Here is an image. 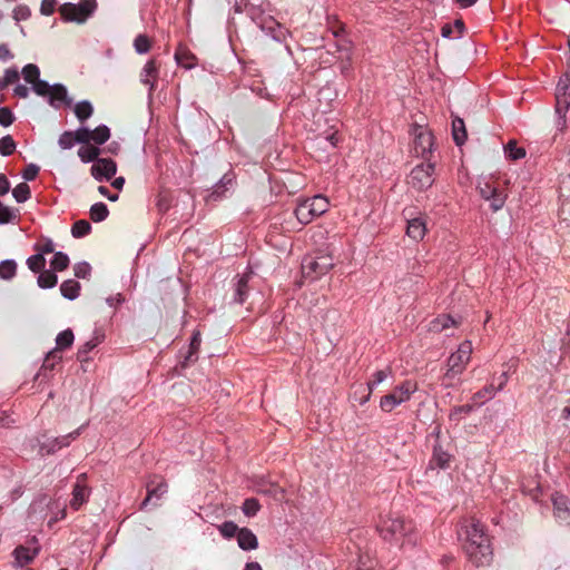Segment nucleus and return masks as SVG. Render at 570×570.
Returning a JSON list of instances; mask_svg holds the SVG:
<instances>
[{
  "label": "nucleus",
  "instance_id": "obj_47",
  "mask_svg": "<svg viewBox=\"0 0 570 570\" xmlns=\"http://www.w3.org/2000/svg\"><path fill=\"white\" fill-rule=\"evenodd\" d=\"M45 264H46V259H45L43 255L39 254V253L30 256L27 259V265H28L29 269H31L33 273L41 272L45 267Z\"/></svg>",
  "mask_w": 570,
  "mask_h": 570
},
{
  "label": "nucleus",
  "instance_id": "obj_26",
  "mask_svg": "<svg viewBox=\"0 0 570 570\" xmlns=\"http://www.w3.org/2000/svg\"><path fill=\"white\" fill-rule=\"evenodd\" d=\"M16 563L19 567H23L31 562L37 554V550H31L26 547H18L13 551Z\"/></svg>",
  "mask_w": 570,
  "mask_h": 570
},
{
  "label": "nucleus",
  "instance_id": "obj_44",
  "mask_svg": "<svg viewBox=\"0 0 570 570\" xmlns=\"http://www.w3.org/2000/svg\"><path fill=\"white\" fill-rule=\"evenodd\" d=\"M175 57L177 62L187 69H190L195 66V56L184 49L178 50Z\"/></svg>",
  "mask_w": 570,
  "mask_h": 570
},
{
  "label": "nucleus",
  "instance_id": "obj_62",
  "mask_svg": "<svg viewBox=\"0 0 570 570\" xmlns=\"http://www.w3.org/2000/svg\"><path fill=\"white\" fill-rule=\"evenodd\" d=\"M13 91H14V95L20 98H27L29 96V89H28V87H26L23 85H18Z\"/></svg>",
  "mask_w": 570,
  "mask_h": 570
},
{
  "label": "nucleus",
  "instance_id": "obj_42",
  "mask_svg": "<svg viewBox=\"0 0 570 570\" xmlns=\"http://www.w3.org/2000/svg\"><path fill=\"white\" fill-rule=\"evenodd\" d=\"M19 217L18 209L4 206L0 202V224H8L14 222Z\"/></svg>",
  "mask_w": 570,
  "mask_h": 570
},
{
  "label": "nucleus",
  "instance_id": "obj_56",
  "mask_svg": "<svg viewBox=\"0 0 570 570\" xmlns=\"http://www.w3.org/2000/svg\"><path fill=\"white\" fill-rule=\"evenodd\" d=\"M20 78V73L17 68H9L4 71L3 79L7 83L12 85L17 82Z\"/></svg>",
  "mask_w": 570,
  "mask_h": 570
},
{
  "label": "nucleus",
  "instance_id": "obj_35",
  "mask_svg": "<svg viewBox=\"0 0 570 570\" xmlns=\"http://www.w3.org/2000/svg\"><path fill=\"white\" fill-rule=\"evenodd\" d=\"M89 214H90L91 220H94L95 223H99V222L105 220L108 217L109 210H108L107 205L100 202V203H96L91 206Z\"/></svg>",
  "mask_w": 570,
  "mask_h": 570
},
{
  "label": "nucleus",
  "instance_id": "obj_31",
  "mask_svg": "<svg viewBox=\"0 0 570 570\" xmlns=\"http://www.w3.org/2000/svg\"><path fill=\"white\" fill-rule=\"evenodd\" d=\"M61 295L68 299H75L79 296L80 284L75 279H67L60 285Z\"/></svg>",
  "mask_w": 570,
  "mask_h": 570
},
{
  "label": "nucleus",
  "instance_id": "obj_64",
  "mask_svg": "<svg viewBox=\"0 0 570 570\" xmlns=\"http://www.w3.org/2000/svg\"><path fill=\"white\" fill-rule=\"evenodd\" d=\"M200 345V335L199 333H195L191 337V342H190V348L193 351L197 350Z\"/></svg>",
  "mask_w": 570,
  "mask_h": 570
},
{
  "label": "nucleus",
  "instance_id": "obj_32",
  "mask_svg": "<svg viewBox=\"0 0 570 570\" xmlns=\"http://www.w3.org/2000/svg\"><path fill=\"white\" fill-rule=\"evenodd\" d=\"M497 392L498 391L495 390V386L493 385V383H491L481 389L480 391L475 392L472 395L471 400L473 401L474 404L481 405L485 401L493 399Z\"/></svg>",
  "mask_w": 570,
  "mask_h": 570
},
{
  "label": "nucleus",
  "instance_id": "obj_3",
  "mask_svg": "<svg viewBox=\"0 0 570 570\" xmlns=\"http://www.w3.org/2000/svg\"><path fill=\"white\" fill-rule=\"evenodd\" d=\"M376 528L383 540L389 542H399L413 531L412 522L394 512L382 514Z\"/></svg>",
  "mask_w": 570,
  "mask_h": 570
},
{
  "label": "nucleus",
  "instance_id": "obj_60",
  "mask_svg": "<svg viewBox=\"0 0 570 570\" xmlns=\"http://www.w3.org/2000/svg\"><path fill=\"white\" fill-rule=\"evenodd\" d=\"M10 190V183L6 175L0 174V195L3 196Z\"/></svg>",
  "mask_w": 570,
  "mask_h": 570
},
{
  "label": "nucleus",
  "instance_id": "obj_8",
  "mask_svg": "<svg viewBox=\"0 0 570 570\" xmlns=\"http://www.w3.org/2000/svg\"><path fill=\"white\" fill-rule=\"evenodd\" d=\"M434 183V164L422 163L416 165L407 177V184L415 190H425Z\"/></svg>",
  "mask_w": 570,
  "mask_h": 570
},
{
  "label": "nucleus",
  "instance_id": "obj_52",
  "mask_svg": "<svg viewBox=\"0 0 570 570\" xmlns=\"http://www.w3.org/2000/svg\"><path fill=\"white\" fill-rule=\"evenodd\" d=\"M61 361V356L57 353V351H50L42 364V368L45 370H52L55 367V364Z\"/></svg>",
  "mask_w": 570,
  "mask_h": 570
},
{
  "label": "nucleus",
  "instance_id": "obj_15",
  "mask_svg": "<svg viewBox=\"0 0 570 570\" xmlns=\"http://www.w3.org/2000/svg\"><path fill=\"white\" fill-rule=\"evenodd\" d=\"M146 489H147V497L141 502L140 509H145L147 507V504L150 502V500H153L154 498L160 499L165 493H167L168 484L163 476L154 475L147 482Z\"/></svg>",
  "mask_w": 570,
  "mask_h": 570
},
{
  "label": "nucleus",
  "instance_id": "obj_16",
  "mask_svg": "<svg viewBox=\"0 0 570 570\" xmlns=\"http://www.w3.org/2000/svg\"><path fill=\"white\" fill-rule=\"evenodd\" d=\"M88 128L80 127L75 131H63L58 139L61 149H71L76 144H87Z\"/></svg>",
  "mask_w": 570,
  "mask_h": 570
},
{
  "label": "nucleus",
  "instance_id": "obj_13",
  "mask_svg": "<svg viewBox=\"0 0 570 570\" xmlns=\"http://www.w3.org/2000/svg\"><path fill=\"white\" fill-rule=\"evenodd\" d=\"M23 79L32 86V90L37 95H45L47 89L49 88V83L45 80H41L40 70L38 66L33 63H28L22 69Z\"/></svg>",
  "mask_w": 570,
  "mask_h": 570
},
{
  "label": "nucleus",
  "instance_id": "obj_29",
  "mask_svg": "<svg viewBox=\"0 0 570 570\" xmlns=\"http://www.w3.org/2000/svg\"><path fill=\"white\" fill-rule=\"evenodd\" d=\"M104 335L95 333V336L81 345L78 350L77 357L80 362L87 361V354L102 342Z\"/></svg>",
  "mask_w": 570,
  "mask_h": 570
},
{
  "label": "nucleus",
  "instance_id": "obj_41",
  "mask_svg": "<svg viewBox=\"0 0 570 570\" xmlns=\"http://www.w3.org/2000/svg\"><path fill=\"white\" fill-rule=\"evenodd\" d=\"M17 272V264L12 259H7L0 263V277L3 279H11Z\"/></svg>",
  "mask_w": 570,
  "mask_h": 570
},
{
  "label": "nucleus",
  "instance_id": "obj_51",
  "mask_svg": "<svg viewBox=\"0 0 570 570\" xmlns=\"http://www.w3.org/2000/svg\"><path fill=\"white\" fill-rule=\"evenodd\" d=\"M31 16L30 9L26 4H19L13 9L12 17L16 21L27 20Z\"/></svg>",
  "mask_w": 570,
  "mask_h": 570
},
{
  "label": "nucleus",
  "instance_id": "obj_37",
  "mask_svg": "<svg viewBox=\"0 0 570 570\" xmlns=\"http://www.w3.org/2000/svg\"><path fill=\"white\" fill-rule=\"evenodd\" d=\"M392 375V368L390 366L385 367L384 370L376 371L372 380L367 382V390H370V393L373 392L374 387L385 381L389 376Z\"/></svg>",
  "mask_w": 570,
  "mask_h": 570
},
{
  "label": "nucleus",
  "instance_id": "obj_34",
  "mask_svg": "<svg viewBox=\"0 0 570 570\" xmlns=\"http://www.w3.org/2000/svg\"><path fill=\"white\" fill-rule=\"evenodd\" d=\"M73 111L78 120L80 122H85L88 118L92 116L94 108L88 100H83L76 104Z\"/></svg>",
  "mask_w": 570,
  "mask_h": 570
},
{
  "label": "nucleus",
  "instance_id": "obj_4",
  "mask_svg": "<svg viewBox=\"0 0 570 570\" xmlns=\"http://www.w3.org/2000/svg\"><path fill=\"white\" fill-rule=\"evenodd\" d=\"M328 205L327 198L322 195L299 200L294 210L298 225L309 224L313 219L326 213Z\"/></svg>",
  "mask_w": 570,
  "mask_h": 570
},
{
  "label": "nucleus",
  "instance_id": "obj_5",
  "mask_svg": "<svg viewBox=\"0 0 570 570\" xmlns=\"http://www.w3.org/2000/svg\"><path fill=\"white\" fill-rule=\"evenodd\" d=\"M333 267L334 258L325 250H316L314 255L306 256L302 263L303 275L312 281L321 278Z\"/></svg>",
  "mask_w": 570,
  "mask_h": 570
},
{
  "label": "nucleus",
  "instance_id": "obj_39",
  "mask_svg": "<svg viewBox=\"0 0 570 570\" xmlns=\"http://www.w3.org/2000/svg\"><path fill=\"white\" fill-rule=\"evenodd\" d=\"M55 272L65 271L69 266V257L62 252H57L50 263Z\"/></svg>",
  "mask_w": 570,
  "mask_h": 570
},
{
  "label": "nucleus",
  "instance_id": "obj_1",
  "mask_svg": "<svg viewBox=\"0 0 570 570\" xmlns=\"http://www.w3.org/2000/svg\"><path fill=\"white\" fill-rule=\"evenodd\" d=\"M459 540L468 559L476 567L488 566L492 561L490 539L483 524L475 518H464L458 530Z\"/></svg>",
  "mask_w": 570,
  "mask_h": 570
},
{
  "label": "nucleus",
  "instance_id": "obj_7",
  "mask_svg": "<svg viewBox=\"0 0 570 570\" xmlns=\"http://www.w3.org/2000/svg\"><path fill=\"white\" fill-rule=\"evenodd\" d=\"M97 9L96 0H82L80 3H63L59 8L60 16L66 21L85 22Z\"/></svg>",
  "mask_w": 570,
  "mask_h": 570
},
{
  "label": "nucleus",
  "instance_id": "obj_14",
  "mask_svg": "<svg viewBox=\"0 0 570 570\" xmlns=\"http://www.w3.org/2000/svg\"><path fill=\"white\" fill-rule=\"evenodd\" d=\"M117 171L116 163L110 158H100L91 166V175L98 180H110Z\"/></svg>",
  "mask_w": 570,
  "mask_h": 570
},
{
  "label": "nucleus",
  "instance_id": "obj_53",
  "mask_svg": "<svg viewBox=\"0 0 570 570\" xmlns=\"http://www.w3.org/2000/svg\"><path fill=\"white\" fill-rule=\"evenodd\" d=\"M14 120L13 114L7 107L0 108V125L3 127L10 126Z\"/></svg>",
  "mask_w": 570,
  "mask_h": 570
},
{
  "label": "nucleus",
  "instance_id": "obj_22",
  "mask_svg": "<svg viewBox=\"0 0 570 570\" xmlns=\"http://www.w3.org/2000/svg\"><path fill=\"white\" fill-rule=\"evenodd\" d=\"M158 76V68L155 59H150L146 62L140 73V80L145 85L150 86V91L154 90V81Z\"/></svg>",
  "mask_w": 570,
  "mask_h": 570
},
{
  "label": "nucleus",
  "instance_id": "obj_43",
  "mask_svg": "<svg viewBox=\"0 0 570 570\" xmlns=\"http://www.w3.org/2000/svg\"><path fill=\"white\" fill-rule=\"evenodd\" d=\"M134 47L137 53H147L151 48V40L146 35H138L134 40Z\"/></svg>",
  "mask_w": 570,
  "mask_h": 570
},
{
  "label": "nucleus",
  "instance_id": "obj_45",
  "mask_svg": "<svg viewBox=\"0 0 570 570\" xmlns=\"http://www.w3.org/2000/svg\"><path fill=\"white\" fill-rule=\"evenodd\" d=\"M508 157L512 160H518L525 157V150L522 147H518L517 142L511 140L505 147Z\"/></svg>",
  "mask_w": 570,
  "mask_h": 570
},
{
  "label": "nucleus",
  "instance_id": "obj_17",
  "mask_svg": "<svg viewBox=\"0 0 570 570\" xmlns=\"http://www.w3.org/2000/svg\"><path fill=\"white\" fill-rule=\"evenodd\" d=\"M556 111L558 114H564L570 107V78L566 76L561 79L557 87L556 92Z\"/></svg>",
  "mask_w": 570,
  "mask_h": 570
},
{
  "label": "nucleus",
  "instance_id": "obj_28",
  "mask_svg": "<svg viewBox=\"0 0 570 570\" xmlns=\"http://www.w3.org/2000/svg\"><path fill=\"white\" fill-rule=\"evenodd\" d=\"M552 501L558 518L563 519L570 514V502L564 495L556 494Z\"/></svg>",
  "mask_w": 570,
  "mask_h": 570
},
{
  "label": "nucleus",
  "instance_id": "obj_12",
  "mask_svg": "<svg viewBox=\"0 0 570 570\" xmlns=\"http://www.w3.org/2000/svg\"><path fill=\"white\" fill-rule=\"evenodd\" d=\"M414 151L417 157L428 159V155L431 154L434 145L433 135L428 129L419 127L414 131Z\"/></svg>",
  "mask_w": 570,
  "mask_h": 570
},
{
  "label": "nucleus",
  "instance_id": "obj_24",
  "mask_svg": "<svg viewBox=\"0 0 570 570\" xmlns=\"http://www.w3.org/2000/svg\"><path fill=\"white\" fill-rule=\"evenodd\" d=\"M250 275L252 273H245L237 281L234 301L239 304H243L247 298Z\"/></svg>",
  "mask_w": 570,
  "mask_h": 570
},
{
  "label": "nucleus",
  "instance_id": "obj_2",
  "mask_svg": "<svg viewBox=\"0 0 570 570\" xmlns=\"http://www.w3.org/2000/svg\"><path fill=\"white\" fill-rule=\"evenodd\" d=\"M473 347L469 340L463 341L458 350L448 357L445 362V372L442 377V384L445 387L454 385V379L460 376L471 361Z\"/></svg>",
  "mask_w": 570,
  "mask_h": 570
},
{
  "label": "nucleus",
  "instance_id": "obj_54",
  "mask_svg": "<svg viewBox=\"0 0 570 570\" xmlns=\"http://www.w3.org/2000/svg\"><path fill=\"white\" fill-rule=\"evenodd\" d=\"M36 249L39 254H50L55 250V244L51 239H45L40 244L36 245Z\"/></svg>",
  "mask_w": 570,
  "mask_h": 570
},
{
  "label": "nucleus",
  "instance_id": "obj_33",
  "mask_svg": "<svg viewBox=\"0 0 570 570\" xmlns=\"http://www.w3.org/2000/svg\"><path fill=\"white\" fill-rule=\"evenodd\" d=\"M73 340H75V336H73V333L71 330L68 328V330L60 332L57 335V338H56L57 347L53 351H57V353L59 354L60 351L69 348L72 345Z\"/></svg>",
  "mask_w": 570,
  "mask_h": 570
},
{
  "label": "nucleus",
  "instance_id": "obj_9",
  "mask_svg": "<svg viewBox=\"0 0 570 570\" xmlns=\"http://www.w3.org/2000/svg\"><path fill=\"white\" fill-rule=\"evenodd\" d=\"M478 189L481 197L485 200L491 202V208L499 210L503 207L505 202V195L498 189V186L491 179L480 180Z\"/></svg>",
  "mask_w": 570,
  "mask_h": 570
},
{
  "label": "nucleus",
  "instance_id": "obj_23",
  "mask_svg": "<svg viewBox=\"0 0 570 570\" xmlns=\"http://www.w3.org/2000/svg\"><path fill=\"white\" fill-rule=\"evenodd\" d=\"M110 138V130L106 125H100L94 130L88 128L87 144L94 141L97 145L105 144Z\"/></svg>",
  "mask_w": 570,
  "mask_h": 570
},
{
  "label": "nucleus",
  "instance_id": "obj_20",
  "mask_svg": "<svg viewBox=\"0 0 570 570\" xmlns=\"http://www.w3.org/2000/svg\"><path fill=\"white\" fill-rule=\"evenodd\" d=\"M237 542L240 549L243 550H254L258 547V541L256 535L252 530L247 528H242L237 534Z\"/></svg>",
  "mask_w": 570,
  "mask_h": 570
},
{
  "label": "nucleus",
  "instance_id": "obj_21",
  "mask_svg": "<svg viewBox=\"0 0 570 570\" xmlns=\"http://www.w3.org/2000/svg\"><path fill=\"white\" fill-rule=\"evenodd\" d=\"M460 322L454 320L451 315L443 314L430 322L429 331L434 333H441L442 331L451 326H458Z\"/></svg>",
  "mask_w": 570,
  "mask_h": 570
},
{
  "label": "nucleus",
  "instance_id": "obj_61",
  "mask_svg": "<svg viewBox=\"0 0 570 570\" xmlns=\"http://www.w3.org/2000/svg\"><path fill=\"white\" fill-rule=\"evenodd\" d=\"M497 381H498V386L495 387V390L498 392L502 391L508 383V373L507 372L501 373L499 375V377L497 379Z\"/></svg>",
  "mask_w": 570,
  "mask_h": 570
},
{
  "label": "nucleus",
  "instance_id": "obj_57",
  "mask_svg": "<svg viewBox=\"0 0 570 570\" xmlns=\"http://www.w3.org/2000/svg\"><path fill=\"white\" fill-rule=\"evenodd\" d=\"M38 173L39 167L37 165L30 164L24 168L22 176L26 180H33L37 177Z\"/></svg>",
  "mask_w": 570,
  "mask_h": 570
},
{
  "label": "nucleus",
  "instance_id": "obj_25",
  "mask_svg": "<svg viewBox=\"0 0 570 570\" xmlns=\"http://www.w3.org/2000/svg\"><path fill=\"white\" fill-rule=\"evenodd\" d=\"M451 461V455L444 451L440 445H434L433 455L430 461L432 466H438L440 469H445L449 466Z\"/></svg>",
  "mask_w": 570,
  "mask_h": 570
},
{
  "label": "nucleus",
  "instance_id": "obj_49",
  "mask_svg": "<svg viewBox=\"0 0 570 570\" xmlns=\"http://www.w3.org/2000/svg\"><path fill=\"white\" fill-rule=\"evenodd\" d=\"M473 406L474 405L472 404L454 406L449 414V419L451 421H460L462 415L469 414L473 411Z\"/></svg>",
  "mask_w": 570,
  "mask_h": 570
},
{
  "label": "nucleus",
  "instance_id": "obj_58",
  "mask_svg": "<svg viewBox=\"0 0 570 570\" xmlns=\"http://www.w3.org/2000/svg\"><path fill=\"white\" fill-rule=\"evenodd\" d=\"M90 273L88 263H79L75 266V275L79 278H86Z\"/></svg>",
  "mask_w": 570,
  "mask_h": 570
},
{
  "label": "nucleus",
  "instance_id": "obj_50",
  "mask_svg": "<svg viewBox=\"0 0 570 570\" xmlns=\"http://www.w3.org/2000/svg\"><path fill=\"white\" fill-rule=\"evenodd\" d=\"M259 508V502L254 498H249L244 501L242 510L245 515L253 517L258 512Z\"/></svg>",
  "mask_w": 570,
  "mask_h": 570
},
{
  "label": "nucleus",
  "instance_id": "obj_19",
  "mask_svg": "<svg viewBox=\"0 0 570 570\" xmlns=\"http://www.w3.org/2000/svg\"><path fill=\"white\" fill-rule=\"evenodd\" d=\"M426 219L423 216L407 220L406 235L414 240H422L426 234Z\"/></svg>",
  "mask_w": 570,
  "mask_h": 570
},
{
  "label": "nucleus",
  "instance_id": "obj_30",
  "mask_svg": "<svg viewBox=\"0 0 570 570\" xmlns=\"http://www.w3.org/2000/svg\"><path fill=\"white\" fill-rule=\"evenodd\" d=\"M78 149V156L83 163L97 161L98 156L100 154V149L97 146H92L89 144H82Z\"/></svg>",
  "mask_w": 570,
  "mask_h": 570
},
{
  "label": "nucleus",
  "instance_id": "obj_36",
  "mask_svg": "<svg viewBox=\"0 0 570 570\" xmlns=\"http://www.w3.org/2000/svg\"><path fill=\"white\" fill-rule=\"evenodd\" d=\"M38 276V285L41 288H51L57 285L58 277L52 271H41Z\"/></svg>",
  "mask_w": 570,
  "mask_h": 570
},
{
  "label": "nucleus",
  "instance_id": "obj_10",
  "mask_svg": "<svg viewBox=\"0 0 570 570\" xmlns=\"http://www.w3.org/2000/svg\"><path fill=\"white\" fill-rule=\"evenodd\" d=\"M71 494L70 508L76 511L89 500L91 488L88 485V478L86 473H81L77 476Z\"/></svg>",
  "mask_w": 570,
  "mask_h": 570
},
{
  "label": "nucleus",
  "instance_id": "obj_6",
  "mask_svg": "<svg viewBox=\"0 0 570 570\" xmlns=\"http://www.w3.org/2000/svg\"><path fill=\"white\" fill-rule=\"evenodd\" d=\"M416 391L417 383L412 380H405L396 385L391 393L381 397L380 407L382 411L390 413L397 405L409 401Z\"/></svg>",
  "mask_w": 570,
  "mask_h": 570
},
{
  "label": "nucleus",
  "instance_id": "obj_40",
  "mask_svg": "<svg viewBox=\"0 0 570 570\" xmlns=\"http://www.w3.org/2000/svg\"><path fill=\"white\" fill-rule=\"evenodd\" d=\"M91 230V225L88 220H77L71 228V234L75 238H80L88 235Z\"/></svg>",
  "mask_w": 570,
  "mask_h": 570
},
{
  "label": "nucleus",
  "instance_id": "obj_11",
  "mask_svg": "<svg viewBox=\"0 0 570 570\" xmlns=\"http://www.w3.org/2000/svg\"><path fill=\"white\" fill-rule=\"evenodd\" d=\"M80 430L81 428L67 435L43 440L39 444V453L41 455H50L61 450L62 448L68 446L71 441L76 440L80 435Z\"/></svg>",
  "mask_w": 570,
  "mask_h": 570
},
{
  "label": "nucleus",
  "instance_id": "obj_46",
  "mask_svg": "<svg viewBox=\"0 0 570 570\" xmlns=\"http://www.w3.org/2000/svg\"><path fill=\"white\" fill-rule=\"evenodd\" d=\"M218 530L224 538L230 539L237 535L240 529L233 521H225L218 527Z\"/></svg>",
  "mask_w": 570,
  "mask_h": 570
},
{
  "label": "nucleus",
  "instance_id": "obj_55",
  "mask_svg": "<svg viewBox=\"0 0 570 570\" xmlns=\"http://www.w3.org/2000/svg\"><path fill=\"white\" fill-rule=\"evenodd\" d=\"M57 0H42L40 12L43 16H51L55 12Z\"/></svg>",
  "mask_w": 570,
  "mask_h": 570
},
{
  "label": "nucleus",
  "instance_id": "obj_48",
  "mask_svg": "<svg viewBox=\"0 0 570 570\" xmlns=\"http://www.w3.org/2000/svg\"><path fill=\"white\" fill-rule=\"evenodd\" d=\"M16 150V142L13 138L8 135L0 139V154L2 156H10Z\"/></svg>",
  "mask_w": 570,
  "mask_h": 570
},
{
  "label": "nucleus",
  "instance_id": "obj_63",
  "mask_svg": "<svg viewBox=\"0 0 570 570\" xmlns=\"http://www.w3.org/2000/svg\"><path fill=\"white\" fill-rule=\"evenodd\" d=\"M98 191H99L101 195L106 196V197H107L109 200H111V202H115V200H117V199H118V195H117V194L111 195V194L109 193V189H108L106 186H99V187H98Z\"/></svg>",
  "mask_w": 570,
  "mask_h": 570
},
{
  "label": "nucleus",
  "instance_id": "obj_38",
  "mask_svg": "<svg viewBox=\"0 0 570 570\" xmlns=\"http://www.w3.org/2000/svg\"><path fill=\"white\" fill-rule=\"evenodd\" d=\"M12 196L18 203L27 202L31 196L29 185L27 183L18 184L12 190Z\"/></svg>",
  "mask_w": 570,
  "mask_h": 570
},
{
  "label": "nucleus",
  "instance_id": "obj_59",
  "mask_svg": "<svg viewBox=\"0 0 570 570\" xmlns=\"http://www.w3.org/2000/svg\"><path fill=\"white\" fill-rule=\"evenodd\" d=\"M13 58V55L11 50L9 49L8 45L1 43L0 45V60L8 61Z\"/></svg>",
  "mask_w": 570,
  "mask_h": 570
},
{
  "label": "nucleus",
  "instance_id": "obj_18",
  "mask_svg": "<svg viewBox=\"0 0 570 570\" xmlns=\"http://www.w3.org/2000/svg\"><path fill=\"white\" fill-rule=\"evenodd\" d=\"M40 96L48 98V102L55 108H59L61 104H66L68 106L71 104V99L68 98L66 87L60 83L53 86L49 85L47 92Z\"/></svg>",
  "mask_w": 570,
  "mask_h": 570
},
{
  "label": "nucleus",
  "instance_id": "obj_27",
  "mask_svg": "<svg viewBox=\"0 0 570 570\" xmlns=\"http://www.w3.org/2000/svg\"><path fill=\"white\" fill-rule=\"evenodd\" d=\"M452 135L455 144L462 146L466 140L465 125L462 118L455 117L452 120Z\"/></svg>",
  "mask_w": 570,
  "mask_h": 570
}]
</instances>
